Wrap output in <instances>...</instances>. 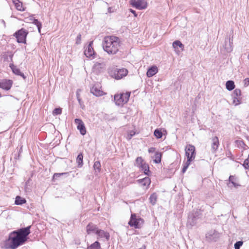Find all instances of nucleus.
Returning <instances> with one entry per match:
<instances>
[{"mask_svg":"<svg viewBox=\"0 0 249 249\" xmlns=\"http://www.w3.org/2000/svg\"><path fill=\"white\" fill-rule=\"evenodd\" d=\"M31 226L22 228L11 232L8 238L5 240L4 247L5 249H16L23 245L28 239V236L31 233Z\"/></svg>","mask_w":249,"mask_h":249,"instance_id":"f257e3e1","label":"nucleus"},{"mask_svg":"<svg viewBox=\"0 0 249 249\" xmlns=\"http://www.w3.org/2000/svg\"><path fill=\"white\" fill-rule=\"evenodd\" d=\"M104 50L109 54H115L120 47V40L119 37L111 36L104 38L102 43Z\"/></svg>","mask_w":249,"mask_h":249,"instance_id":"f03ea898","label":"nucleus"},{"mask_svg":"<svg viewBox=\"0 0 249 249\" xmlns=\"http://www.w3.org/2000/svg\"><path fill=\"white\" fill-rule=\"evenodd\" d=\"M130 92L121 93L114 95V100L115 104L119 106H123L128 101Z\"/></svg>","mask_w":249,"mask_h":249,"instance_id":"7ed1b4c3","label":"nucleus"},{"mask_svg":"<svg viewBox=\"0 0 249 249\" xmlns=\"http://www.w3.org/2000/svg\"><path fill=\"white\" fill-rule=\"evenodd\" d=\"M144 221L142 218L137 216L135 213H132L128 224L130 227H134L135 229H140Z\"/></svg>","mask_w":249,"mask_h":249,"instance_id":"20e7f679","label":"nucleus"},{"mask_svg":"<svg viewBox=\"0 0 249 249\" xmlns=\"http://www.w3.org/2000/svg\"><path fill=\"white\" fill-rule=\"evenodd\" d=\"M28 33L29 32L27 30L21 28L16 32L14 34V36L16 38L18 43L26 44V38Z\"/></svg>","mask_w":249,"mask_h":249,"instance_id":"39448f33","label":"nucleus"},{"mask_svg":"<svg viewBox=\"0 0 249 249\" xmlns=\"http://www.w3.org/2000/svg\"><path fill=\"white\" fill-rule=\"evenodd\" d=\"M127 73V70L124 68L114 69L110 72V74L113 78L119 80L125 76Z\"/></svg>","mask_w":249,"mask_h":249,"instance_id":"423d86ee","label":"nucleus"},{"mask_svg":"<svg viewBox=\"0 0 249 249\" xmlns=\"http://www.w3.org/2000/svg\"><path fill=\"white\" fill-rule=\"evenodd\" d=\"M185 155L189 161L193 160L196 156L195 147L192 144H188L185 148Z\"/></svg>","mask_w":249,"mask_h":249,"instance_id":"0eeeda50","label":"nucleus"},{"mask_svg":"<svg viewBox=\"0 0 249 249\" xmlns=\"http://www.w3.org/2000/svg\"><path fill=\"white\" fill-rule=\"evenodd\" d=\"M105 70L106 64L103 62L95 63L92 69L93 72L97 74L103 73Z\"/></svg>","mask_w":249,"mask_h":249,"instance_id":"6e6552de","label":"nucleus"},{"mask_svg":"<svg viewBox=\"0 0 249 249\" xmlns=\"http://www.w3.org/2000/svg\"><path fill=\"white\" fill-rule=\"evenodd\" d=\"M130 4L139 10L144 9L146 8V3L143 0H131Z\"/></svg>","mask_w":249,"mask_h":249,"instance_id":"1a4fd4ad","label":"nucleus"},{"mask_svg":"<svg viewBox=\"0 0 249 249\" xmlns=\"http://www.w3.org/2000/svg\"><path fill=\"white\" fill-rule=\"evenodd\" d=\"M232 41L230 38H226L221 51L223 52V53L231 52L232 51Z\"/></svg>","mask_w":249,"mask_h":249,"instance_id":"9d476101","label":"nucleus"},{"mask_svg":"<svg viewBox=\"0 0 249 249\" xmlns=\"http://www.w3.org/2000/svg\"><path fill=\"white\" fill-rule=\"evenodd\" d=\"M93 42V41H90L87 48L85 49L84 51V54L87 57L90 58L92 57L94 58L95 55V52L93 50L92 45Z\"/></svg>","mask_w":249,"mask_h":249,"instance_id":"9b49d317","label":"nucleus"},{"mask_svg":"<svg viewBox=\"0 0 249 249\" xmlns=\"http://www.w3.org/2000/svg\"><path fill=\"white\" fill-rule=\"evenodd\" d=\"M74 123L77 124V128L79 130L80 134L82 135H85L86 134L87 131L82 120L80 119H75Z\"/></svg>","mask_w":249,"mask_h":249,"instance_id":"f8f14e48","label":"nucleus"},{"mask_svg":"<svg viewBox=\"0 0 249 249\" xmlns=\"http://www.w3.org/2000/svg\"><path fill=\"white\" fill-rule=\"evenodd\" d=\"M96 235H97L98 239H101L103 241H108L110 238L109 233L107 231L100 229L96 233Z\"/></svg>","mask_w":249,"mask_h":249,"instance_id":"ddd939ff","label":"nucleus"},{"mask_svg":"<svg viewBox=\"0 0 249 249\" xmlns=\"http://www.w3.org/2000/svg\"><path fill=\"white\" fill-rule=\"evenodd\" d=\"M206 237L209 240L216 241L219 238V234L215 230H211L206 234Z\"/></svg>","mask_w":249,"mask_h":249,"instance_id":"4468645a","label":"nucleus"},{"mask_svg":"<svg viewBox=\"0 0 249 249\" xmlns=\"http://www.w3.org/2000/svg\"><path fill=\"white\" fill-rule=\"evenodd\" d=\"M99 228L97 226L92 223H89L86 226V231L88 234L91 233H95L96 234L97 233Z\"/></svg>","mask_w":249,"mask_h":249,"instance_id":"2eb2a0df","label":"nucleus"},{"mask_svg":"<svg viewBox=\"0 0 249 249\" xmlns=\"http://www.w3.org/2000/svg\"><path fill=\"white\" fill-rule=\"evenodd\" d=\"M13 84V81L11 80H3L0 81V88L4 90H9Z\"/></svg>","mask_w":249,"mask_h":249,"instance_id":"dca6fc26","label":"nucleus"},{"mask_svg":"<svg viewBox=\"0 0 249 249\" xmlns=\"http://www.w3.org/2000/svg\"><path fill=\"white\" fill-rule=\"evenodd\" d=\"M90 92L96 96H101L104 94V91L100 89L99 85H94L90 89Z\"/></svg>","mask_w":249,"mask_h":249,"instance_id":"f3484780","label":"nucleus"},{"mask_svg":"<svg viewBox=\"0 0 249 249\" xmlns=\"http://www.w3.org/2000/svg\"><path fill=\"white\" fill-rule=\"evenodd\" d=\"M212 143L211 144L212 152L214 153L217 151L218 147L219 145L218 138L217 137L215 136L212 138Z\"/></svg>","mask_w":249,"mask_h":249,"instance_id":"a211bd4d","label":"nucleus"},{"mask_svg":"<svg viewBox=\"0 0 249 249\" xmlns=\"http://www.w3.org/2000/svg\"><path fill=\"white\" fill-rule=\"evenodd\" d=\"M9 67L14 73L21 76L24 79H26V77L24 75V73L21 72L20 70L18 68L17 66H15L13 64H10Z\"/></svg>","mask_w":249,"mask_h":249,"instance_id":"6ab92c4d","label":"nucleus"},{"mask_svg":"<svg viewBox=\"0 0 249 249\" xmlns=\"http://www.w3.org/2000/svg\"><path fill=\"white\" fill-rule=\"evenodd\" d=\"M158 72V68L156 66L151 67L148 69L146 74L147 77H150Z\"/></svg>","mask_w":249,"mask_h":249,"instance_id":"aec40b11","label":"nucleus"},{"mask_svg":"<svg viewBox=\"0 0 249 249\" xmlns=\"http://www.w3.org/2000/svg\"><path fill=\"white\" fill-rule=\"evenodd\" d=\"M143 172L145 175L149 176L150 174V171L149 170V167L147 163L145 162L143 163L139 168Z\"/></svg>","mask_w":249,"mask_h":249,"instance_id":"412c9836","label":"nucleus"},{"mask_svg":"<svg viewBox=\"0 0 249 249\" xmlns=\"http://www.w3.org/2000/svg\"><path fill=\"white\" fill-rule=\"evenodd\" d=\"M139 182L143 186H148L150 184V179L148 177H145L142 179L138 180Z\"/></svg>","mask_w":249,"mask_h":249,"instance_id":"4be33fe9","label":"nucleus"},{"mask_svg":"<svg viewBox=\"0 0 249 249\" xmlns=\"http://www.w3.org/2000/svg\"><path fill=\"white\" fill-rule=\"evenodd\" d=\"M83 155L82 153L79 154L76 158V163L78 167H82L83 165Z\"/></svg>","mask_w":249,"mask_h":249,"instance_id":"5701e85b","label":"nucleus"},{"mask_svg":"<svg viewBox=\"0 0 249 249\" xmlns=\"http://www.w3.org/2000/svg\"><path fill=\"white\" fill-rule=\"evenodd\" d=\"M26 202L25 198L20 197V196H17L15 198V203L17 205H21Z\"/></svg>","mask_w":249,"mask_h":249,"instance_id":"b1692460","label":"nucleus"},{"mask_svg":"<svg viewBox=\"0 0 249 249\" xmlns=\"http://www.w3.org/2000/svg\"><path fill=\"white\" fill-rule=\"evenodd\" d=\"M226 89L229 91L233 90L235 88L234 82L231 80L227 81L226 83Z\"/></svg>","mask_w":249,"mask_h":249,"instance_id":"393cba45","label":"nucleus"},{"mask_svg":"<svg viewBox=\"0 0 249 249\" xmlns=\"http://www.w3.org/2000/svg\"><path fill=\"white\" fill-rule=\"evenodd\" d=\"M87 249H101L100 243L96 241L88 246Z\"/></svg>","mask_w":249,"mask_h":249,"instance_id":"a878e982","label":"nucleus"},{"mask_svg":"<svg viewBox=\"0 0 249 249\" xmlns=\"http://www.w3.org/2000/svg\"><path fill=\"white\" fill-rule=\"evenodd\" d=\"M149 200L150 203L152 205H155V204L156 203L157 201V194L155 193L151 194V196H150Z\"/></svg>","mask_w":249,"mask_h":249,"instance_id":"bb28decb","label":"nucleus"},{"mask_svg":"<svg viewBox=\"0 0 249 249\" xmlns=\"http://www.w3.org/2000/svg\"><path fill=\"white\" fill-rule=\"evenodd\" d=\"M93 169L95 170V173H98L101 171V165L99 161H96L94 162Z\"/></svg>","mask_w":249,"mask_h":249,"instance_id":"cd10ccee","label":"nucleus"},{"mask_svg":"<svg viewBox=\"0 0 249 249\" xmlns=\"http://www.w3.org/2000/svg\"><path fill=\"white\" fill-rule=\"evenodd\" d=\"M173 46L175 49H177L178 47H179L182 50L184 48V45L179 40L175 41L173 43Z\"/></svg>","mask_w":249,"mask_h":249,"instance_id":"c85d7f7f","label":"nucleus"},{"mask_svg":"<svg viewBox=\"0 0 249 249\" xmlns=\"http://www.w3.org/2000/svg\"><path fill=\"white\" fill-rule=\"evenodd\" d=\"M161 154L159 152H156L155 154V160L154 161L156 163H159L161 162Z\"/></svg>","mask_w":249,"mask_h":249,"instance_id":"c756f323","label":"nucleus"},{"mask_svg":"<svg viewBox=\"0 0 249 249\" xmlns=\"http://www.w3.org/2000/svg\"><path fill=\"white\" fill-rule=\"evenodd\" d=\"M15 6L16 8V9L20 11H25V9L22 6V3L20 2V1H18V2H16L14 3Z\"/></svg>","mask_w":249,"mask_h":249,"instance_id":"7c9ffc66","label":"nucleus"},{"mask_svg":"<svg viewBox=\"0 0 249 249\" xmlns=\"http://www.w3.org/2000/svg\"><path fill=\"white\" fill-rule=\"evenodd\" d=\"M33 23L36 26V27H37L38 32L40 33L41 29L42 27L41 23L40 21H39L37 19L35 18L34 19Z\"/></svg>","mask_w":249,"mask_h":249,"instance_id":"2f4dec72","label":"nucleus"},{"mask_svg":"<svg viewBox=\"0 0 249 249\" xmlns=\"http://www.w3.org/2000/svg\"><path fill=\"white\" fill-rule=\"evenodd\" d=\"M154 136L157 138V139H160L162 136V133L161 132V130L159 129H156L155 130L154 132Z\"/></svg>","mask_w":249,"mask_h":249,"instance_id":"473e14b6","label":"nucleus"},{"mask_svg":"<svg viewBox=\"0 0 249 249\" xmlns=\"http://www.w3.org/2000/svg\"><path fill=\"white\" fill-rule=\"evenodd\" d=\"M144 161L141 157H138L136 160V165L140 168Z\"/></svg>","mask_w":249,"mask_h":249,"instance_id":"72a5a7b5","label":"nucleus"},{"mask_svg":"<svg viewBox=\"0 0 249 249\" xmlns=\"http://www.w3.org/2000/svg\"><path fill=\"white\" fill-rule=\"evenodd\" d=\"M241 94V90L238 89H236L233 92L232 94V97H237L238 98Z\"/></svg>","mask_w":249,"mask_h":249,"instance_id":"f704fd0d","label":"nucleus"},{"mask_svg":"<svg viewBox=\"0 0 249 249\" xmlns=\"http://www.w3.org/2000/svg\"><path fill=\"white\" fill-rule=\"evenodd\" d=\"M191 161H189V160H187V161L184 164V165H183V167L182 168V173H184L186 172V171L187 169L188 166L190 164V163H191Z\"/></svg>","mask_w":249,"mask_h":249,"instance_id":"c9c22d12","label":"nucleus"},{"mask_svg":"<svg viewBox=\"0 0 249 249\" xmlns=\"http://www.w3.org/2000/svg\"><path fill=\"white\" fill-rule=\"evenodd\" d=\"M235 178L233 176L231 175L229 178V181L231 182L234 187H237L238 185L234 181Z\"/></svg>","mask_w":249,"mask_h":249,"instance_id":"e433bc0d","label":"nucleus"},{"mask_svg":"<svg viewBox=\"0 0 249 249\" xmlns=\"http://www.w3.org/2000/svg\"><path fill=\"white\" fill-rule=\"evenodd\" d=\"M61 113H62V109L61 108H56L53 110V114L54 115H59V114H61Z\"/></svg>","mask_w":249,"mask_h":249,"instance_id":"4c0bfd02","label":"nucleus"},{"mask_svg":"<svg viewBox=\"0 0 249 249\" xmlns=\"http://www.w3.org/2000/svg\"><path fill=\"white\" fill-rule=\"evenodd\" d=\"M243 242L241 241H237L234 244L235 249H240V247L243 245Z\"/></svg>","mask_w":249,"mask_h":249,"instance_id":"58836bf2","label":"nucleus"},{"mask_svg":"<svg viewBox=\"0 0 249 249\" xmlns=\"http://www.w3.org/2000/svg\"><path fill=\"white\" fill-rule=\"evenodd\" d=\"M241 100L237 97H233V103L235 104V105H238L241 104Z\"/></svg>","mask_w":249,"mask_h":249,"instance_id":"ea45409f","label":"nucleus"},{"mask_svg":"<svg viewBox=\"0 0 249 249\" xmlns=\"http://www.w3.org/2000/svg\"><path fill=\"white\" fill-rule=\"evenodd\" d=\"M68 173H55L53 175L54 178H56L62 175H67Z\"/></svg>","mask_w":249,"mask_h":249,"instance_id":"a19ab883","label":"nucleus"},{"mask_svg":"<svg viewBox=\"0 0 249 249\" xmlns=\"http://www.w3.org/2000/svg\"><path fill=\"white\" fill-rule=\"evenodd\" d=\"M81 34L78 35L76 39V43L77 44H80L81 43Z\"/></svg>","mask_w":249,"mask_h":249,"instance_id":"79ce46f5","label":"nucleus"},{"mask_svg":"<svg viewBox=\"0 0 249 249\" xmlns=\"http://www.w3.org/2000/svg\"><path fill=\"white\" fill-rule=\"evenodd\" d=\"M78 90L79 89H78L76 92V97H77V100H78L79 103L81 104V99L80 97V94L78 92Z\"/></svg>","mask_w":249,"mask_h":249,"instance_id":"37998d69","label":"nucleus"},{"mask_svg":"<svg viewBox=\"0 0 249 249\" xmlns=\"http://www.w3.org/2000/svg\"><path fill=\"white\" fill-rule=\"evenodd\" d=\"M244 84L245 86H248L249 85V78H246L244 80Z\"/></svg>","mask_w":249,"mask_h":249,"instance_id":"c03bdc74","label":"nucleus"},{"mask_svg":"<svg viewBox=\"0 0 249 249\" xmlns=\"http://www.w3.org/2000/svg\"><path fill=\"white\" fill-rule=\"evenodd\" d=\"M130 12L131 13H132V14H133L134 16L135 17H137V14L136 13V11L132 9H130Z\"/></svg>","mask_w":249,"mask_h":249,"instance_id":"a18cd8bd","label":"nucleus"},{"mask_svg":"<svg viewBox=\"0 0 249 249\" xmlns=\"http://www.w3.org/2000/svg\"><path fill=\"white\" fill-rule=\"evenodd\" d=\"M155 151V148L154 147H151L148 149V152L149 153H153Z\"/></svg>","mask_w":249,"mask_h":249,"instance_id":"49530a36","label":"nucleus"},{"mask_svg":"<svg viewBox=\"0 0 249 249\" xmlns=\"http://www.w3.org/2000/svg\"><path fill=\"white\" fill-rule=\"evenodd\" d=\"M236 142L239 143L240 144H241V143L244 144V142L242 141H236Z\"/></svg>","mask_w":249,"mask_h":249,"instance_id":"de8ad7c7","label":"nucleus"},{"mask_svg":"<svg viewBox=\"0 0 249 249\" xmlns=\"http://www.w3.org/2000/svg\"><path fill=\"white\" fill-rule=\"evenodd\" d=\"M135 135V133L134 132L133 134H130L129 136V139H131L134 135Z\"/></svg>","mask_w":249,"mask_h":249,"instance_id":"09e8293b","label":"nucleus"},{"mask_svg":"<svg viewBox=\"0 0 249 249\" xmlns=\"http://www.w3.org/2000/svg\"><path fill=\"white\" fill-rule=\"evenodd\" d=\"M12 0L13 2L14 3H16V2H18V1H19V0Z\"/></svg>","mask_w":249,"mask_h":249,"instance_id":"8fccbe9b","label":"nucleus"},{"mask_svg":"<svg viewBox=\"0 0 249 249\" xmlns=\"http://www.w3.org/2000/svg\"><path fill=\"white\" fill-rule=\"evenodd\" d=\"M139 249H145V246H143L142 248Z\"/></svg>","mask_w":249,"mask_h":249,"instance_id":"3c124183","label":"nucleus"},{"mask_svg":"<svg viewBox=\"0 0 249 249\" xmlns=\"http://www.w3.org/2000/svg\"><path fill=\"white\" fill-rule=\"evenodd\" d=\"M2 23H3L4 24H5L4 20H2Z\"/></svg>","mask_w":249,"mask_h":249,"instance_id":"603ef678","label":"nucleus"},{"mask_svg":"<svg viewBox=\"0 0 249 249\" xmlns=\"http://www.w3.org/2000/svg\"><path fill=\"white\" fill-rule=\"evenodd\" d=\"M248 74L249 75V71H248Z\"/></svg>","mask_w":249,"mask_h":249,"instance_id":"864d4df0","label":"nucleus"}]
</instances>
